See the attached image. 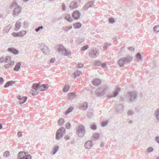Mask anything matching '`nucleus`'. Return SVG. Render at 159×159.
Instances as JSON below:
<instances>
[{
	"instance_id": "1",
	"label": "nucleus",
	"mask_w": 159,
	"mask_h": 159,
	"mask_svg": "<svg viewBox=\"0 0 159 159\" xmlns=\"http://www.w3.org/2000/svg\"><path fill=\"white\" fill-rule=\"evenodd\" d=\"M49 87L48 84H43L40 85V82L38 83H34L32 85V94L33 96L37 95L41 91L46 90Z\"/></svg>"
},
{
	"instance_id": "2",
	"label": "nucleus",
	"mask_w": 159,
	"mask_h": 159,
	"mask_svg": "<svg viewBox=\"0 0 159 159\" xmlns=\"http://www.w3.org/2000/svg\"><path fill=\"white\" fill-rule=\"evenodd\" d=\"M56 48L58 52L65 56H68L71 54L70 51L69 50L65 48L64 46L61 44L57 45Z\"/></svg>"
},
{
	"instance_id": "3",
	"label": "nucleus",
	"mask_w": 159,
	"mask_h": 159,
	"mask_svg": "<svg viewBox=\"0 0 159 159\" xmlns=\"http://www.w3.org/2000/svg\"><path fill=\"white\" fill-rule=\"evenodd\" d=\"M109 87L106 85L102 86L96 90L95 94L97 97H102L109 89Z\"/></svg>"
},
{
	"instance_id": "4",
	"label": "nucleus",
	"mask_w": 159,
	"mask_h": 159,
	"mask_svg": "<svg viewBox=\"0 0 159 159\" xmlns=\"http://www.w3.org/2000/svg\"><path fill=\"white\" fill-rule=\"evenodd\" d=\"M133 59L130 56L122 57L118 60V64L120 66H123L125 64H127L131 62Z\"/></svg>"
},
{
	"instance_id": "5",
	"label": "nucleus",
	"mask_w": 159,
	"mask_h": 159,
	"mask_svg": "<svg viewBox=\"0 0 159 159\" xmlns=\"http://www.w3.org/2000/svg\"><path fill=\"white\" fill-rule=\"evenodd\" d=\"M32 156L28 154V152H20L18 154L17 159H32Z\"/></svg>"
},
{
	"instance_id": "6",
	"label": "nucleus",
	"mask_w": 159,
	"mask_h": 159,
	"mask_svg": "<svg viewBox=\"0 0 159 159\" xmlns=\"http://www.w3.org/2000/svg\"><path fill=\"white\" fill-rule=\"evenodd\" d=\"M138 93L137 92L130 91L127 93L128 99L130 102H134L136 100L137 98Z\"/></svg>"
},
{
	"instance_id": "7",
	"label": "nucleus",
	"mask_w": 159,
	"mask_h": 159,
	"mask_svg": "<svg viewBox=\"0 0 159 159\" xmlns=\"http://www.w3.org/2000/svg\"><path fill=\"white\" fill-rule=\"evenodd\" d=\"M89 57L91 58H94L99 54V51L96 49H90L89 53Z\"/></svg>"
},
{
	"instance_id": "8",
	"label": "nucleus",
	"mask_w": 159,
	"mask_h": 159,
	"mask_svg": "<svg viewBox=\"0 0 159 159\" xmlns=\"http://www.w3.org/2000/svg\"><path fill=\"white\" fill-rule=\"evenodd\" d=\"M77 134L79 136L83 137L85 134V128L82 125H80L77 129Z\"/></svg>"
},
{
	"instance_id": "9",
	"label": "nucleus",
	"mask_w": 159,
	"mask_h": 159,
	"mask_svg": "<svg viewBox=\"0 0 159 159\" xmlns=\"http://www.w3.org/2000/svg\"><path fill=\"white\" fill-rule=\"evenodd\" d=\"M65 130L64 128H61L57 131L56 133V137L57 139L59 140L62 137L65 133Z\"/></svg>"
},
{
	"instance_id": "10",
	"label": "nucleus",
	"mask_w": 159,
	"mask_h": 159,
	"mask_svg": "<svg viewBox=\"0 0 159 159\" xmlns=\"http://www.w3.org/2000/svg\"><path fill=\"white\" fill-rule=\"evenodd\" d=\"M78 7V2L76 0H75L71 2L69 5V7L71 10L76 9Z\"/></svg>"
},
{
	"instance_id": "11",
	"label": "nucleus",
	"mask_w": 159,
	"mask_h": 159,
	"mask_svg": "<svg viewBox=\"0 0 159 159\" xmlns=\"http://www.w3.org/2000/svg\"><path fill=\"white\" fill-rule=\"evenodd\" d=\"M11 9L13 10H21L20 7L19 6L16 2H14L10 7Z\"/></svg>"
},
{
	"instance_id": "12",
	"label": "nucleus",
	"mask_w": 159,
	"mask_h": 159,
	"mask_svg": "<svg viewBox=\"0 0 159 159\" xmlns=\"http://www.w3.org/2000/svg\"><path fill=\"white\" fill-rule=\"evenodd\" d=\"M120 88H118L114 92V93H109L107 95V97L109 98H112L116 97L118 94V91H120Z\"/></svg>"
},
{
	"instance_id": "13",
	"label": "nucleus",
	"mask_w": 159,
	"mask_h": 159,
	"mask_svg": "<svg viewBox=\"0 0 159 159\" xmlns=\"http://www.w3.org/2000/svg\"><path fill=\"white\" fill-rule=\"evenodd\" d=\"M81 13L78 11H75L72 15V17L75 20L79 19Z\"/></svg>"
},
{
	"instance_id": "14",
	"label": "nucleus",
	"mask_w": 159,
	"mask_h": 159,
	"mask_svg": "<svg viewBox=\"0 0 159 159\" xmlns=\"http://www.w3.org/2000/svg\"><path fill=\"white\" fill-rule=\"evenodd\" d=\"M101 83V81L100 79L98 78H95L93 80L92 83L94 86H98Z\"/></svg>"
},
{
	"instance_id": "15",
	"label": "nucleus",
	"mask_w": 159,
	"mask_h": 159,
	"mask_svg": "<svg viewBox=\"0 0 159 159\" xmlns=\"http://www.w3.org/2000/svg\"><path fill=\"white\" fill-rule=\"evenodd\" d=\"M94 1H91L85 4L84 7L85 10H87L89 8L93 7L94 5Z\"/></svg>"
},
{
	"instance_id": "16",
	"label": "nucleus",
	"mask_w": 159,
	"mask_h": 159,
	"mask_svg": "<svg viewBox=\"0 0 159 159\" xmlns=\"http://www.w3.org/2000/svg\"><path fill=\"white\" fill-rule=\"evenodd\" d=\"M18 99L19 100L20 104H23L25 102L27 99V97L25 96H19L18 97Z\"/></svg>"
},
{
	"instance_id": "17",
	"label": "nucleus",
	"mask_w": 159,
	"mask_h": 159,
	"mask_svg": "<svg viewBox=\"0 0 159 159\" xmlns=\"http://www.w3.org/2000/svg\"><path fill=\"white\" fill-rule=\"evenodd\" d=\"M7 51L15 55L17 54L19 52L18 50L14 48H8Z\"/></svg>"
},
{
	"instance_id": "18",
	"label": "nucleus",
	"mask_w": 159,
	"mask_h": 159,
	"mask_svg": "<svg viewBox=\"0 0 159 159\" xmlns=\"http://www.w3.org/2000/svg\"><path fill=\"white\" fill-rule=\"evenodd\" d=\"M93 145V143L92 141L89 140L87 141L85 143L84 146L87 149H90Z\"/></svg>"
},
{
	"instance_id": "19",
	"label": "nucleus",
	"mask_w": 159,
	"mask_h": 159,
	"mask_svg": "<svg viewBox=\"0 0 159 159\" xmlns=\"http://www.w3.org/2000/svg\"><path fill=\"white\" fill-rule=\"evenodd\" d=\"M20 20H18L15 24V30L16 31H18L21 27L22 23Z\"/></svg>"
},
{
	"instance_id": "20",
	"label": "nucleus",
	"mask_w": 159,
	"mask_h": 159,
	"mask_svg": "<svg viewBox=\"0 0 159 159\" xmlns=\"http://www.w3.org/2000/svg\"><path fill=\"white\" fill-rule=\"evenodd\" d=\"M21 63L20 62H18L16 63L14 68V70L16 71H18L20 68Z\"/></svg>"
},
{
	"instance_id": "21",
	"label": "nucleus",
	"mask_w": 159,
	"mask_h": 159,
	"mask_svg": "<svg viewBox=\"0 0 159 159\" xmlns=\"http://www.w3.org/2000/svg\"><path fill=\"white\" fill-rule=\"evenodd\" d=\"M42 51L44 54L48 55L49 53V50L47 46L45 47Z\"/></svg>"
},
{
	"instance_id": "22",
	"label": "nucleus",
	"mask_w": 159,
	"mask_h": 159,
	"mask_svg": "<svg viewBox=\"0 0 159 159\" xmlns=\"http://www.w3.org/2000/svg\"><path fill=\"white\" fill-rule=\"evenodd\" d=\"M12 28V26L10 25H7L5 28H4L3 30V31L5 33H7L9 32L10 29Z\"/></svg>"
},
{
	"instance_id": "23",
	"label": "nucleus",
	"mask_w": 159,
	"mask_h": 159,
	"mask_svg": "<svg viewBox=\"0 0 159 159\" xmlns=\"http://www.w3.org/2000/svg\"><path fill=\"white\" fill-rule=\"evenodd\" d=\"M81 108L83 110H85L88 107V103L87 102H84L82 105Z\"/></svg>"
},
{
	"instance_id": "24",
	"label": "nucleus",
	"mask_w": 159,
	"mask_h": 159,
	"mask_svg": "<svg viewBox=\"0 0 159 159\" xmlns=\"http://www.w3.org/2000/svg\"><path fill=\"white\" fill-rule=\"evenodd\" d=\"M65 19L69 22H71L72 21V18L69 14H67L65 16Z\"/></svg>"
},
{
	"instance_id": "25",
	"label": "nucleus",
	"mask_w": 159,
	"mask_h": 159,
	"mask_svg": "<svg viewBox=\"0 0 159 159\" xmlns=\"http://www.w3.org/2000/svg\"><path fill=\"white\" fill-rule=\"evenodd\" d=\"M73 26L75 28L78 29L81 27L82 25L80 23L78 22L74 23L73 25Z\"/></svg>"
},
{
	"instance_id": "26",
	"label": "nucleus",
	"mask_w": 159,
	"mask_h": 159,
	"mask_svg": "<svg viewBox=\"0 0 159 159\" xmlns=\"http://www.w3.org/2000/svg\"><path fill=\"white\" fill-rule=\"evenodd\" d=\"M75 96V94L73 93H69L68 97V100H71Z\"/></svg>"
},
{
	"instance_id": "27",
	"label": "nucleus",
	"mask_w": 159,
	"mask_h": 159,
	"mask_svg": "<svg viewBox=\"0 0 159 159\" xmlns=\"http://www.w3.org/2000/svg\"><path fill=\"white\" fill-rule=\"evenodd\" d=\"M74 107H70L65 112V114L67 115L71 112L73 110Z\"/></svg>"
},
{
	"instance_id": "28",
	"label": "nucleus",
	"mask_w": 159,
	"mask_h": 159,
	"mask_svg": "<svg viewBox=\"0 0 159 159\" xmlns=\"http://www.w3.org/2000/svg\"><path fill=\"white\" fill-rule=\"evenodd\" d=\"M155 114L157 120L159 122V108L156 111Z\"/></svg>"
},
{
	"instance_id": "29",
	"label": "nucleus",
	"mask_w": 159,
	"mask_h": 159,
	"mask_svg": "<svg viewBox=\"0 0 159 159\" xmlns=\"http://www.w3.org/2000/svg\"><path fill=\"white\" fill-rule=\"evenodd\" d=\"M82 73L80 71L77 70L74 73V77L75 78H76L77 77L80 76V75Z\"/></svg>"
},
{
	"instance_id": "30",
	"label": "nucleus",
	"mask_w": 159,
	"mask_h": 159,
	"mask_svg": "<svg viewBox=\"0 0 159 159\" xmlns=\"http://www.w3.org/2000/svg\"><path fill=\"white\" fill-rule=\"evenodd\" d=\"M111 44L110 43H105L103 48L104 50H106L108 48L111 46Z\"/></svg>"
},
{
	"instance_id": "31",
	"label": "nucleus",
	"mask_w": 159,
	"mask_h": 159,
	"mask_svg": "<svg viewBox=\"0 0 159 159\" xmlns=\"http://www.w3.org/2000/svg\"><path fill=\"white\" fill-rule=\"evenodd\" d=\"M72 28V26L63 27V29L64 30V31L67 32L68 30L71 29Z\"/></svg>"
},
{
	"instance_id": "32",
	"label": "nucleus",
	"mask_w": 159,
	"mask_h": 159,
	"mask_svg": "<svg viewBox=\"0 0 159 159\" xmlns=\"http://www.w3.org/2000/svg\"><path fill=\"white\" fill-rule=\"evenodd\" d=\"M59 149V147L58 146H55V148H53V151L52 152L53 155L55 154L56 152L58 151Z\"/></svg>"
},
{
	"instance_id": "33",
	"label": "nucleus",
	"mask_w": 159,
	"mask_h": 159,
	"mask_svg": "<svg viewBox=\"0 0 159 159\" xmlns=\"http://www.w3.org/2000/svg\"><path fill=\"white\" fill-rule=\"evenodd\" d=\"M64 120L61 118L60 119L58 122V125L60 126L63 125L64 124Z\"/></svg>"
},
{
	"instance_id": "34",
	"label": "nucleus",
	"mask_w": 159,
	"mask_h": 159,
	"mask_svg": "<svg viewBox=\"0 0 159 159\" xmlns=\"http://www.w3.org/2000/svg\"><path fill=\"white\" fill-rule=\"evenodd\" d=\"M70 88V86L69 85H65L63 89V90L64 92H66L68 91Z\"/></svg>"
},
{
	"instance_id": "35",
	"label": "nucleus",
	"mask_w": 159,
	"mask_h": 159,
	"mask_svg": "<svg viewBox=\"0 0 159 159\" xmlns=\"http://www.w3.org/2000/svg\"><path fill=\"white\" fill-rule=\"evenodd\" d=\"M9 155L10 152H9L8 151H6L4 153L3 156L4 157H8L9 156Z\"/></svg>"
},
{
	"instance_id": "36",
	"label": "nucleus",
	"mask_w": 159,
	"mask_h": 159,
	"mask_svg": "<svg viewBox=\"0 0 159 159\" xmlns=\"http://www.w3.org/2000/svg\"><path fill=\"white\" fill-rule=\"evenodd\" d=\"M46 45L43 44H39L38 45V47L39 48H40L42 51H43L44 48H45V47H46Z\"/></svg>"
},
{
	"instance_id": "37",
	"label": "nucleus",
	"mask_w": 159,
	"mask_h": 159,
	"mask_svg": "<svg viewBox=\"0 0 159 159\" xmlns=\"http://www.w3.org/2000/svg\"><path fill=\"white\" fill-rule=\"evenodd\" d=\"M21 11H14L12 14L13 16H17L21 13Z\"/></svg>"
},
{
	"instance_id": "38",
	"label": "nucleus",
	"mask_w": 159,
	"mask_h": 159,
	"mask_svg": "<svg viewBox=\"0 0 159 159\" xmlns=\"http://www.w3.org/2000/svg\"><path fill=\"white\" fill-rule=\"evenodd\" d=\"M154 31L156 33L159 32V25L155 26L153 29Z\"/></svg>"
},
{
	"instance_id": "39",
	"label": "nucleus",
	"mask_w": 159,
	"mask_h": 159,
	"mask_svg": "<svg viewBox=\"0 0 159 159\" xmlns=\"http://www.w3.org/2000/svg\"><path fill=\"white\" fill-rule=\"evenodd\" d=\"M20 36H23L25 35L26 33V32L25 30H23L19 32Z\"/></svg>"
},
{
	"instance_id": "40",
	"label": "nucleus",
	"mask_w": 159,
	"mask_h": 159,
	"mask_svg": "<svg viewBox=\"0 0 159 159\" xmlns=\"http://www.w3.org/2000/svg\"><path fill=\"white\" fill-rule=\"evenodd\" d=\"M89 48L88 45H85L82 46L81 48L82 51H84L88 49Z\"/></svg>"
},
{
	"instance_id": "41",
	"label": "nucleus",
	"mask_w": 159,
	"mask_h": 159,
	"mask_svg": "<svg viewBox=\"0 0 159 159\" xmlns=\"http://www.w3.org/2000/svg\"><path fill=\"white\" fill-rule=\"evenodd\" d=\"M12 35L15 37H20L19 32H13L12 34Z\"/></svg>"
},
{
	"instance_id": "42",
	"label": "nucleus",
	"mask_w": 159,
	"mask_h": 159,
	"mask_svg": "<svg viewBox=\"0 0 159 159\" xmlns=\"http://www.w3.org/2000/svg\"><path fill=\"white\" fill-rule=\"evenodd\" d=\"M136 57L138 60H140L141 59V55L140 53H138L136 55Z\"/></svg>"
},
{
	"instance_id": "43",
	"label": "nucleus",
	"mask_w": 159,
	"mask_h": 159,
	"mask_svg": "<svg viewBox=\"0 0 159 159\" xmlns=\"http://www.w3.org/2000/svg\"><path fill=\"white\" fill-rule=\"evenodd\" d=\"M108 123L107 121H104L101 123V126L102 127H105L107 125Z\"/></svg>"
},
{
	"instance_id": "44",
	"label": "nucleus",
	"mask_w": 159,
	"mask_h": 159,
	"mask_svg": "<svg viewBox=\"0 0 159 159\" xmlns=\"http://www.w3.org/2000/svg\"><path fill=\"white\" fill-rule=\"evenodd\" d=\"M101 64V62L99 61H97L94 62V64L96 66H99Z\"/></svg>"
},
{
	"instance_id": "45",
	"label": "nucleus",
	"mask_w": 159,
	"mask_h": 159,
	"mask_svg": "<svg viewBox=\"0 0 159 159\" xmlns=\"http://www.w3.org/2000/svg\"><path fill=\"white\" fill-rule=\"evenodd\" d=\"M115 19L113 18H110L109 19V23L111 24H113L115 22Z\"/></svg>"
},
{
	"instance_id": "46",
	"label": "nucleus",
	"mask_w": 159,
	"mask_h": 159,
	"mask_svg": "<svg viewBox=\"0 0 159 159\" xmlns=\"http://www.w3.org/2000/svg\"><path fill=\"white\" fill-rule=\"evenodd\" d=\"M10 57L7 56L6 57L4 60V61L6 63L10 61Z\"/></svg>"
},
{
	"instance_id": "47",
	"label": "nucleus",
	"mask_w": 159,
	"mask_h": 159,
	"mask_svg": "<svg viewBox=\"0 0 159 159\" xmlns=\"http://www.w3.org/2000/svg\"><path fill=\"white\" fill-rule=\"evenodd\" d=\"M43 28V27L42 26H40L36 28L35 29V31L37 32H38L41 29H42Z\"/></svg>"
},
{
	"instance_id": "48",
	"label": "nucleus",
	"mask_w": 159,
	"mask_h": 159,
	"mask_svg": "<svg viewBox=\"0 0 159 159\" xmlns=\"http://www.w3.org/2000/svg\"><path fill=\"white\" fill-rule=\"evenodd\" d=\"M91 129L93 130H95L97 129V127L95 124H93L91 127Z\"/></svg>"
},
{
	"instance_id": "49",
	"label": "nucleus",
	"mask_w": 159,
	"mask_h": 159,
	"mask_svg": "<svg viewBox=\"0 0 159 159\" xmlns=\"http://www.w3.org/2000/svg\"><path fill=\"white\" fill-rule=\"evenodd\" d=\"M7 82L8 83V84L9 85V86L15 83V82L13 81H8Z\"/></svg>"
},
{
	"instance_id": "50",
	"label": "nucleus",
	"mask_w": 159,
	"mask_h": 159,
	"mask_svg": "<svg viewBox=\"0 0 159 159\" xmlns=\"http://www.w3.org/2000/svg\"><path fill=\"white\" fill-rule=\"evenodd\" d=\"M66 127L67 129H69L70 127V124L69 122H67L66 125Z\"/></svg>"
},
{
	"instance_id": "51",
	"label": "nucleus",
	"mask_w": 159,
	"mask_h": 159,
	"mask_svg": "<svg viewBox=\"0 0 159 159\" xmlns=\"http://www.w3.org/2000/svg\"><path fill=\"white\" fill-rule=\"evenodd\" d=\"M127 114L128 116L132 115H133V112L132 110H129L127 112Z\"/></svg>"
},
{
	"instance_id": "52",
	"label": "nucleus",
	"mask_w": 159,
	"mask_h": 159,
	"mask_svg": "<svg viewBox=\"0 0 159 159\" xmlns=\"http://www.w3.org/2000/svg\"><path fill=\"white\" fill-rule=\"evenodd\" d=\"M153 150V149L152 147H149L147 149V151L148 153L152 152Z\"/></svg>"
},
{
	"instance_id": "53",
	"label": "nucleus",
	"mask_w": 159,
	"mask_h": 159,
	"mask_svg": "<svg viewBox=\"0 0 159 159\" xmlns=\"http://www.w3.org/2000/svg\"><path fill=\"white\" fill-rule=\"evenodd\" d=\"M4 82V80L2 77H0V85H2Z\"/></svg>"
},
{
	"instance_id": "54",
	"label": "nucleus",
	"mask_w": 159,
	"mask_h": 159,
	"mask_svg": "<svg viewBox=\"0 0 159 159\" xmlns=\"http://www.w3.org/2000/svg\"><path fill=\"white\" fill-rule=\"evenodd\" d=\"M83 66V65L82 63H78L76 65L77 67L78 68L82 67Z\"/></svg>"
},
{
	"instance_id": "55",
	"label": "nucleus",
	"mask_w": 159,
	"mask_h": 159,
	"mask_svg": "<svg viewBox=\"0 0 159 159\" xmlns=\"http://www.w3.org/2000/svg\"><path fill=\"white\" fill-rule=\"evenodd\" d=\"M99 135L98 134H95L94 135L93 137L94 139H98L99 137Z\"/></svg>"
},
{
	"instance_id": "56",
	"label": "nucleus",
	"mask_w": 159,
	"mask_h": 159,
	"mask_svg": "<svg viewBox=\"0 0 159 159\" xmlns=\"http://www.w3.org/2000/svg\"><path fill=\"white\" fill-rule=\"evenodd\" d=\"M62 10H66V6L63 3H62Z\"/></svg>"
},
{
	"instance_id": "57",
	"label": "nucleus",
	"mask_w": 159,
	"mask_h": 159,
	"mask_svg": "<svg viewBox=\"0 0 159 159\" xmlns=\"http://www.w3.org/2000/svg\"><path fill=\"white\" fill-rule=\"evenodd\" d=\"M11 66L9 64H7L5 65V68L7 69L9 68Z\"/></svg>"
},
{
	"instance_id": "58",
	"label": "nucleus",
	"mask_w": 159,
	"mask_h": 159,
	"mask_svg": "<svg viewBox=\"0 0 159 159\" xmlns=\"http://www.w3.org/2000/svg\"><path fill=\"white\" fill-rule=\"evenodd\" d=\"M23 24L25 28L27 27L28 26V24L26 22H24L23 23Z\"/></svg>"
},
{
	"instance_id": "59",
	"label": "nucleus",
	"mask_w": 159,
	"mask_h": 159,
	"mask_svg": "<svg viewBox=\"0 0 159 159\" xmlns=\"http://www.w3.org/2000/svg\"><path fill=\"white\" fill-rule=\"evenodd\" d=\"M106 64L105 63H102L101 64V66L103 68L106 67Z\"/></svg>"
},
{
	"instance_id": "60",
	"label": "nucleus",
	"mask_w": 159,
	"mask_h": 159,
	"mask_svg": "<svg viewBox=\"0 0 159 159\" xmlns=\"http://www.w3.org/2000/svg\"><path fill=\"white\" fill-rule=\"evenodd\" d=\"M128 49L129 50L131 51H134V48L132 47H129Z\"/></svg>"
},
{
	"instance_id": "61",
	"label": "nucleus",
	"mask_w": 159,
	"mask_h": 159,
	"mask_svg": "<svg viewBox=\"0 0 159 159\" xmlns=\"http://www.w3.org/2000/svg\"><path fill=\"white\" fill-rule=\"evenodd\" d=\"M55 59L54 58H52L51 59L50 62V63H52L55 61Z\"/></svg>"
},
{
	"instance_id": "62",
	"label": "nucleus",
	"mask_w": 159,
	"mask_h": 159,
	"mask_svg": "<svg viewBox=\"0 0 159 159\" xmlns=\"http://www.w3.org/2000/svg\"><path fill=\"white\" fill-rule=\"evenodd\" d=\"M17 136L18 137H20L22 136V133L21 132H18L17 134Z\"/></svg>"
},
{
	"instance_id": "63",
	"label": "nucleus",
	"mask_w": 159,
	"mask_h": 159,
	"mask_svg": "<svg viewBox=\"0 0 159 159\" xmlns=\"http://www.w3.org/2000/svg\"><path fill=\"white\" fill-rule=\"evenodd\" d=\"M70 139V137L69 136H65L64 137V139L66 140H69Z\"/></svg>"
},
{
	"instance_id": "64",
	"label": "nucleus",
	"mask_w": 159,
	"mask_h": 159,
	"mask_svg": "<svg viewBox=\"0 0 159 159\" xmlns=\"http://www.w3.org/2000/svg\"><path fill=\"white\" fill-rule=\"evenodd\" d=\"M156 140L157 142L159 143V136H157L156 137Z\"/></svg>"
}]
</instances>
